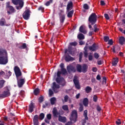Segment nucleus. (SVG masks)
<instances>
[{"mask_svg":"<svg viewBox=\"0 0 125 125\" xmlns=\"http://www.w3.org/2000/svg\"><path fill=\"white\" fill-rule=\"evenodd\" d=\"M39 115H35L33 118V125H39Z\"/></svg>","mask_w":125,"mask_h":125,"instance_id":"2eb2a0df","label":"nucleus"},{"mask_svg":"<svg viewBox=\"0 0 125 125\" xmlns=\"http://www.w3.org/2000/svg\"><path fill=\"white\" fill-rule=\"evenodd\" d=\"M83 53H84V57L86 58L87 57V55H88V53H87V51H84Z\"/></svg>","mask_w":125,"mask_h":125,"instance_id":"69168bd1","label":"nucleus"},{"mask_svg":"<svg viewBox=\"0 0 125 125\" xmlns=\"http://www.w3.org/2000/svg\"><path fill=\"white\" fill-rule=\"evenodd\" d=\"M93 59V57L91 55H89L88 56V60L89 61H92V60Z\"/></svg>","mask_w":125,"mask_h":125,"instance_id":"bf43d9fd","label":"nucleus"},{"mask_svg":"<svg viewBox=\"0 0 125 125\" xmlns=\"http://www.w3.org/2000/svg\"><path fill=\"white\" fill-rule=\"evenodd\" d=\"M46 118H47V120H48L49 121L50 120V119H51V114L49 113V114H47Z\"/></svg>","mask_w":125,"mask_h":125,"instance_id":"864d4df0","label":"nucleus"},{"mask_svg":"<svg viewBox=\"0 0 125 125\" xmlns=\"http://www.w3.org/2000/svg\"><path fill=\"white\" fill-rule=\"evenodd\" d=\"M6 82L4 80H0V88H2L4 86V83H5Z\"/></svg>","mask_w":125,"mask_h":125,"instance_id":"c85d7f7f","label":"nucleus"},{"mask_svg":"<svg viewBox=\"0 0 125 125\" xmlns=\"http://www.w3.org/2000/svg\"><path fill=\"white\" fill-rule=\"evenodd\" d=\"M61 74H62L61 71H58L57 74V78H62V77H61Z\"/></svg>","mask_w":125,"mask_h":125,"instance_id":"3c124183","label":"nucleus"},{"mask_svg":"<svg viewBox=\"0 0 125 125\" xmlns=\"http://www.w3.org/2000/svg\"><path fill=\"white\" fill-rule=\"evenodd\" d=\"M59 17H60V23H61L62 24H63L65 19V15H62L61 14H59Z\"/></svg>","mask_w":125,"mask_h":125,"instance_id":"412c9836","label":"nucleus"},{"mask_svg":"<svg viewBox=\"0 0 125 125\" xmlns=\"http://www.w3.org/2000/svg\"><path fill=\"white\" fill-rule=\"evenodd\" d=\"M39 93H40V89L39 88L35 89V90H34V94H35V95H38Z\"/></svg>","mask_w":125,"mask_h":125,"instance_id":"c9c22d12","label":"nucleus"},{"mask_svg":"<svg viewBox=\"0 0 125 125\" xmlns=\"http://www.w3.org/2000/svg\"><path fill=\"white\" fill-rule=\"evenodd\" d=\"M103 80L102 81L103 84H106V83H107V78H106V77H103Z\"/></svg>","mask_w":125,"mask_h":125,"instance_id":"79ce46f5","label":"nucleus"},{"mask_svg":"<svg viewBox=\"0 0 125 125\" xmlns=\"http://www.w3.org/2000/svg\"><path fill=\"white\" fill-rule=\"evenodd\" d=\"M79 112H83V105L82 104H79Z\"/></svg>","mask_w":125,"mask_h":125,"instance_id":"a19ab883","label":"nucleus"},{"mask_svg":"<svg viewBox=\"0 0 125 125\" xmlns=\"http://www.w3.org/2000/svg\"><path fill=\"white\" fill-rule=\"evenodd\" d=\"M73 6V2L72 1H69L68 2L67 6H66V11L69 12L70 10L72 9Z\"/></svg>","mask_w":125,"mask_h":125,"instance_id":"f8f14e48","label":"nucleus"},{"mask_svg":"<svg viewBox=\"0 0 125 125\" xmlns=\"http://www.w3.org/2000/svg\"><path fill=\"white\" fill-rule=\"evenodd\" d=\"M56 82L59 84H61L62 86H65V84H66V82L63 77H57L56 79Z\"/></svg>","mask_w":125,"mask_h":125,"instance_id":"0eeeda50","label":"nucleus"},{"mask_svg":"<svg viewBox=\"0 0 125 125\" xmlns=\"http://www.w3.org/2000/svg\"><path fill=\"white\" fill-rule=\"evenodd\" d=\"M79 31L81 33H83V34H86L87 33V31L86 30H84L83 28V25H81L79 28Z\"/></svg>","mask_w":125,"mask_h":125,"instance_id":"393cba45","label":"nucleus"},{"mask_svg":"<svg viewBox=\"0 0 125 125\" xmlns=\"http://www.w3.org/2000/svg\"><path fill=\"white\" fill-rule=\"evenodd\" d=\"M113 43V39H110L108 41L107 44H109V45H112Z\"/></svg>","mask_w":125,"mask_h":125,"instance_id":"8fccbe9b","label":"nucleus"},{"mask_svg":"<svg viewBox=\"0 0 125 125\" xmlns=\"http://www.w3.org/2000/svg\"><path fill=\"white\" fill-rule=\"evenodd\" d=\"M92 88L89 86H87L85 88V91L86 93H89L91 92Z\"/></svg>","mask_w":125,"mask_h":125,"instance_id":"a878e982","label":"nucleus"},{"mask_svg":"<svg viewBox=\"0 0 125 125\" xmlns=\"http://www.w3.org/2000/svg\"><path fill=\"white\" fill-rule=\"evenodd\" d=\"M31 10L27 9L22 14V17L24 20H28L31 16Z\"/></svg>","mask_w":125,"mask_h":125,"instance_id":"423d86ee","label":"nucleus"},{"mask_svg":"<svg viewBox=\"0 0 125 125\" xmlns=\"http://www.w3.org/2000/svg\"><path fill=\"white\" fill-rule=\"evenodd\" d=\"M38 10L39 11H42V12H44V7H42V6H40L39 7Z\"/></svg>","mask_w":125,"mask_h":125,"instance_id":"4c0bfd02","label":"nucleus"},{"mask_svg":"<svg viewBox=\"0 0 125 125\" xmlns=\"http://www.w3.org/2000/svg\"><path fill=\"white\" fill-rule=\"evenodd\" d=\"M8 63L7 52L5 49L0 48V64L5 65Z\"/></svg>","mask_w":125,"mask_h":125,"instance_id":"f03ea898","label":"nucleus"},{"mask_svg":"<svg viewBox=\"0 0 125 125\" xmlns=\"http://www.w3.org/2000/svg\"><path fill=\"white\" fill-rule=\"evenodd\" d=\"M52 2H53V0H49L45 3V5H46V6H49L50 4L52 3Z\"/></svg>","mask_w":125,"mask_h":125,"instance_id":"58836bf2","label":"nucleus"},{"mask_svg":"<svg viewBox=\"0 0 125 125\" xmlns=\"http://www.w3.org/2000/svg\"><path fill=\"white\" fill-rule=\"evenodd\" d=\"M76 69L77 70V72H79V73H82V66L81 64H78L76 66Z\"/></svg>","mask_w":125,"mask_h":125,"instance_id":"2f4dec72","label":"nucleus"},{"mask_svg":"<svg viewBox=\"0 0 125 125\" xmlns=\"http://www.w3.org/2000/svg\"><path fill=\"white\" fill-rule=\"evenodd\" d=\"M19 48L20 49H27V48H28V47L27 46V44H26V43H23L22 45L20 46Z\"/></svg>","mask_w":125,"mask_h":125,"instance_id":"bb28decb","label":"nucleus"},{"mask_svg":"<svg viewBox=\"0 0 125 125\" xmlns=\"http://www.w3.org/2000/svg\"><path fill=\"white\" fill-rule=\"evenodd\" d=\"M5 75V72H4L3 71H0V76H2V77H3Z\"/></svg>","mask_w":125,"mask_h":125,"instance_id":"680f3d73","label":"nucleus"},{"mask_svg":"<svg viewBox=\"0 0 125 125\" xmlns=\"http://www.w3.org/2000/svg\"><path fill=\"white\" fill-rule=\"evenodd\" d=\"M5 19L4 18H2L0 21V26H4V24H5Z\"/></svg>","mask_w":125,"mask_h":125,"instance_id":"c756f323","label":"nucleus"},{"mask_svg":"<svg viewBox=\"0 0 125 125\" xmlns=\"http://www.w3.org/2000/svg\"><path fill=\"white\" fill-rule=\"evenodd\" d=\"M11 1L14 5H18L16 6L17 10L22 9L24 6V0H11Z\"/></svg>","mask_w":125,"mask_h":125,"instance_id":"20e7f679","label":"nucleus"},{"mask_svg":"<svg viewBox=\"0 0 125 125\" xmlns=\"http://www.w3.org/2000/svg\"><path fill=\"white\" fill-rule=\"evenodd\" d=\"M67 12V17L68 18H71V17H73V15L74 14V11L73 10L71 11H69Z\"/></svg>","mask_w":125,"mask_h":125,"instance_id":"cd10ccee","label":"nucleus"},{"mask_svg":"<svg viewBox=\"0 0 125 125\" xmlns=\"http://www.w3.org/2000/svg\"><path fill=\"white\" fill-rule=\"evenodd\" d=\"M106 3H105V2L103 0L101 1V5L104 6L105 5Z\"/></svg>","mask_w":125,"mask_h":125,"instance_id":"774afa93","label":"nucleus"},{"mask_svg":"<svg viewBox=\"0 0 125 125\" xmlns=\"http://www.w3.org/2000/svg\"><path fill=\"white\" fill-rule=\"evenodd\" d=\"M96 79L97 81H100V80H101V77H100V75L98 74L96 77Z\"/></svg>","mask_w":125,"mask_h":125,"instance_id":"0e129e2a","label":"nucleus"},{"mask_svg":"<svg viewBox=\"0 0 125 125\" xmlns=\"http://www.w3.org/2000/svg\"><path fill=\"white\" fill-rule=\"evenodd\" d=\"M89 49L91 51H96L97 50V45H96V44L94 43L91 46H90L89 47Z\"/></svg>","mask_w":125,"mask_h":125,"instance_id":"f3484780","label":"nucleus"},{"mask_svg":"<svg viewBox=\"0 0 125 125\" xmlns=\"http://www.w3.org/2000/svg\"><path fill=\"white\" fill-rule=\"evenodd\" d=\"M83 117L85 118V120H88V117H87V110H85L83 114Z\"/></svg>","mask_w":125,"mask_h":125,"instance_id":"72a5a7b5","label":"nucleus"},{"mask_svg":"<svg viewBox=\"0 0 125 125\" xmlns=\"http://www.w3.org/2000/svg\"><path fill=\"white\" fill-rule=\"evenodd\" d=\"M97 21V15L95 13H92L89 17L88 21L91 25H94Z\"/></svg>","mask_w":125,"mask_h":125,"instance_id":"39448f33","label":"nucleus"},{"mask_svg":"<svg viewBox=\"0 0 125 125\" xmlns=\"http://www.w3.org/2000/svg\"><path fill=\"white\" fill-rule=\"evenodd\" d=\"M83 7L84 9H85L86 10L89 9V7L88 6V5L87 4H84Z\"/></svg>","mask_w":125,"mask_h":125,"instance_id":"de8ad7c7","label":"nucleus"},{"mask_svg":"<svg viewBox=\"0 0 125 125\" xmlns=\"http://www.w3.org/2000/svg\"><path fill=\"white\" fill-rule=\"evenodd\" d=\"M72 49L73 47H72V46H69L68 47V48L66 49L64 51L65 54H66V53L68 52L69 54H70L71 55H73V51H72Z\"/></svg>","mask_w":125,"mask_h":125,"instance_id":"a211bd4d","label":"nucleus"},{"mask_svg":"<svg viewBox=\"0 0 125 125\" xmlns=\"http://www.w3.org/2000/svg\"><path fill=\"white\" fill-rule=\"evenodd\" d=\"M98 100V98L97 97V96L95 95H94L93 97V101H94V102H96Z\"/></svg>","mask_w":125,"mask_h":125,"instance_id":"09e8293b","label":"nucleus"},{"mask_svg":"<svg viewBox=\"0 0 125 125\" xmlns=\"http://www.w3.org/2000/svg\"><path fill=\"white\" fill-rule=\"evenodd\" d=\"M9 95H10V93L8 91H5L0 95V97L5 98V97H8Z\"/></svg>","mask_w":125,"mask_h":125,"instance_id":"dca6fc26","label":"nucleus"},{"mask_svg":"<svg viewBox=\"0 0 125 125\" xmlns=\"http://www.w3.org/2000/svg\"><path fill=\"white\" fill-rule=\"evenodd\" d=\"M52 88L55 92V93H58V92H59V88H60V85L57 83H56V82H53V86H52Z\"/></svg>","mask_w":125,"mask_h":125,"instance_id":"6e6552de","label":"nucleus"},{"mask_svg":"<svg viewBox=\"0 0 125 125\" xmlns=\"http://www.w3.org/2000/svg\"><path fill=\"white\" fill-rule=\"evenodd\" d=\"M64 60L66 62H70V61H74V60H75V58L71 57L69 54H67V55H65Z\"/></svg>","mask_w":125,"mask_h":125,"instance_id":"ddd939ff","label":"nucleus"},{"mask_svg":"<svg viewBox=\"0 0 125 125\" xmlns=\"http://www.w3.org/2000/svg\"><path fill=\"white\" fill-rule=\"evenodd\" d=\"M50 103L51 105H54L56 103V98L53 97L50 99Z\"/></svg>","mask_w":125,"mask_h":125,"instance_id":"7c9ffc66","label":"nucleus"},{"mask_svg":"<svg viewBox=\"0 0 125 125\" xmlns=\"http://www.w3.org/2000/svg\"><path fill=\"white\" fill-rule=\"evenodd\" d=\"M69 119L70 121L66 123L65 125H72L73 124H75V123L78 121V112L76 110L74 109L72 110Z\"/></svg>","mask_w":125,"mask_h":125,"instance_id":"7ed1b4c3","label":"nucleus"},{"mask_svg":"<svg viewBox=\"0 0 125 125\" xmlns=\"http://www.w3.org/2000/svg\"><path fill=\"white\" fill-rule=\"evenodd\" d=\"M66 117H63L61 115L59 116V121L61 122V123H66Z\"/></svg>","mask_w":125,"mask_h":125,"instance_id":"5701e85b","label":"nucleus"},{"mask_svg":"<svg viewBox=\"0 0 125 125\" xmlns=\"http://www.w3.org/2000/svg\"><path fill=\"white\" fill-rule=\"evenodd\" d=\"M52 113L54 118H57V117H58V115H59V113L57 111V108L56 107L53 108Z\"/></svg>","mask_w":125,"mask_h":125,"instance_id":"aec40b11","label":"nucleus"},{"mask_svg":"<svg viewBox=\"0 0 125 125\" xmlns=\"http://www.w3.org/2000/svg\"><path fill=\"white\" fill-rule=\"evenodd\" d=\"M87 69H88V66L85 63H84L82 65V72L83 73H86L87 72Z\"/></svg>","mask_w":125,"mask_h":125,"instance_id":"6ab92c4d","label":"nucleus"},{"mask_svg":"<svg viewBox=\"0 0 125 125\" xmlns=\"http://www.w3.org/2000/svg\"><path fill=\"white\" fill-rule=\"evenodd\" d=\"M66 69L69 74H71V73H76V68L73 65H69L67 66Z\"/></svg>","mask_w":125,"mask_h":125,"instance_id":"9d476101","label":"nucleus"},{"mask_svg":"<svg viewBox=\"0 0 125 125\" xmlns=\"http://www.w3.org/2000/svg\"><path fill=\"white\" fill-rule=\"evenodd\" d=\"M119 62V59H115L114 61L112 62V66H116L118 64V62Z\"/></svg>","mask_w":125,"mask_h":125,"instance_id":"f704fd0d","label":"nucleus"},{"mask_svg":"<svg viewBox=\"0 0 125 125\" xmlns=\"http://www.w3.org/2000/svg\"><path fill=\"white\" fill-rule=\"evenodd\" d=\"M53 94H54L53 91H52V90H51V89H49V96L51 97V96H52L53 95Z\"/></svg>","mask_w":125,"mask_h":125,"instance_id":"a18cd8bd","label":"nucleus"},{"mask_svg":"<svg viewBox=\"0 0 125 125\" xmlns=\"http://www.w3.org/2000/svg\"><path fill=\"white\" fill-rule=\"evenodd\" d=\"M83 104L85 107H87L88 106V99L87 98H84Z\"/></svg>","mask_w":125,"mask_h":125,"instance_id":"4be33fe9","label":"nucleus"},{"mask_svg":"<svg viewBox=\"0 0 125 125\" xmlns=\"http://www.w3.org/2000/svg\"><path fill=\"white\" fill-rule=\"evenodd\" d=\"M6 8H9L10 11L12 12V13L15 12V9L13 6L10 5V2L9 1L6 3Z\"/></svg>","mask_w":125,"mask_h":125,"instance_id":"9b49d317","label":"nucleus"},{"mask_svg":"<svg viewBox=\"0 0 125 125\" xmlns=\"http://www.w3.org/2000/svg\"><path fill=\"white\" fill-rule=\"evenodd\" d=\"M78 39L81 41V40H84V35L83 34L80 33L78 35Z\"/></svg>","mask_w":125,"mask_h":125,"instance_id":"473e14b6","label":"nucleus"},{"mask_svg":"<svg viewBox=\"0 0 125 125\" xmlns=\"http://www.w3.org/2000/svg\"><path fill=\"white\" fill-rule=\"evenodd\" d=\"M34 109H35V103L31 102L29 105V113H33L34 112Z\"/></svg>","mask_w":125,"mask_h":125,"instance_id":"4468645a","label":"nucleus"},{"mask_svg":"<svg viewBox=\"0 0 125 125\" xmlns=\"http://www.w3.org/2000/svg\"><path fill=\"white\" fill-rule=\"evenodd\" d=\"M62 108L64 111H68L69 110V108L68 107L67 105H64L62 106Z\"/></svg>","mask_w":125,"mask_h":125,"instance_id":"37998d69","label":"nucleus"},{"mask_svg":"<svg viewBox=\"0 0 125 125\" xmlns=\"http://www.w3.org/2000/svg\"><path fill=\"white\" fill-rule=\"evenodd\" d=\"M94 55L95 59H98V58H99V54H98V53H95Z\"/></svg>","mask_w":125,"mask_h":125,"instance_id":"6e6d98bb","label":"nucleus"},{"mask_svg":"<svg viewBox=\"0 0 125 125\" xmlns=\"http://www.w3.org/2000/svg\"><path fill=\"white\" fill-rule=\"evenodd\" d=\"M91 82H92V83H96V79H95V78L92 77V78H91Z\"/></svg>","mask_w":125,"mask_h":125,"instance_id":"338daca9","label":"nucleus"},{"mask_svg":"<svg viewBox=\"0 0 125 125\" xmlns=\"http://www.w3.org/2000/svg\"><path fill=\"white\" fill-rule=\"evenodd\" d=\"M109 38L108 37V36H104V42H107L109 41Z\"/></svg>","mask_w":125,"mask_h":125,"instance_id":"603ef678","label":"nucleus"},{"mask_svg":"<svg viewBox=\"0 0 125 125\" xmlns=\"http://www.w3.org/2000/svg\"><path fill=\"white\" fill-rule=\"evenodd\" d=\"M73 83L75 84V86L77 89H80L81 88V85H80V81L78 80L77 76H75L73 79Z\"/></svg>","mask_w":125,"mask_h":125,"instance_id":"1a4fd4ad","label":"nucleus"},{"mask_svg":"<svg viewBox=\"0 0 125 125\" xmlns=\"http://www.w3.org/2000/svg\"><path fill=\"white\" fill-rule=\"evenodd\" d=\"M44 119V113H41L39 115V119L41 120V121H42Z\"/></svg>","mask_w":125,"mask_h":125,"instance_id":"e433bc0d","label":"nucleus"},{"mask_svg":"<svg viewBox=\"0 0 125 125\" xmlns=\"http://www.w3.org/2000/svg\"><path fill=\"white\" fill-rule=\"evenodd\" d=\"M104 16L106 20H109L110 19V17L107 14H104Z\"/></svg>","mask_w":125,"mask_h":125,"instance_id":"4d7b16f0","label":"nucleus"},{"mask_svg":"<svg viewBox=\"0 0 125 125\" xmlns=\"http://www.w3.org/2000/svg\"><path fill=\"white\" fill-rule=\"evenodd\" d=\"M39 103H42L43 102V96H41L39 98Z\"/></svg>","mask_w":125,"mask_h":125,"instance_id":"49530a36","label":"nucleus"},{"mask_svg":"<svg viewBox=\"0 0 125 125\" xmlns=\"http://www.w3.org/2000/svg\"><path fill=\"white\" fill-rule=\"evenodd\" d=\"M70 45H71V46H76V45H77L78 44V43L76 42H70L69 43Z\"/></svg>","mask_w":125,"mask_h":125,"instance_id":"c03bdc74","label":"nucleus"},{"mask_svg":"<svg viewBox=\"0 0 125 125\" xmlns=\"http://www.w3.org/2000/svg\"><path fill=\"white\" fill-rule=\"evenodd\" d=\"M14 70L18 82V86L19 87H22L24 85V83H25V79L19 78V77L22 76L21 70H20V68L18 66H15Z\"/></svg>","mask_w":125,"mask_h":125,"instance_id":"f257e3e1","label":"nucleus"},{"mask_svg":"<svg viewBox=\"0 0 125 125\" xmlns=\"http://www.w3.org/2000/svg\"><path fill=\"white\" fill-rule=\"evenodd\" d=\"M64 102H68V99H69V96L68 95H65L64 97Z\"/></svg>","mask_w":125,"mask_h":125,"instance_id":"13d9d810","label":"nucleus"},{"mask_svg":"<svg viewBox=\"0 0 125 125\" xmlns=\"http://www.w3.org/2000/svg\"><path fill=\"white\" fill-rule=\"evenodd\" d=\"M117 48L120 49V47L118 46H113V52L116 53V50L117 49Z\"/></svg>","mask_w":125,"mask_h":125,"instance_id":"052dcab7","label":"nucleus"},{"mask_svg":"<svg viewBox=\"0 0 125 125\" xmlns=\"http://www.w3.org/2000/svg\"><path fill=\"white\" fill-rule=\"evenodd\" d=\"M116 124L117 125H120L122 124V122H121V119H118L117 121H116Z\"/></svg>","mask_w":125,"mask_h":125,"instance_id":"5fc2aeb1","label":"nucleus"},{"mask_svg":"<svg viewBox=\"0 0 125 125\" xmlns=\"http://www.w3.org/2000/svg\"><path fill=\"white\" fill-rule=\"evenodd\" d=\"M98 112H100V111H101V107H100V106L99 105H97V108H96Z\"/></svg>","mask_w":125,"mask_h":125,"instance_id":"e2e57ef3","label":"nucleus"},{"mask_svg":"<svg viewBox=\"0 0 125 125\" xmlns=\"http://www.w3.org/2000/svg\"><path fill=\"white\" fill-rule=\"evenodd\" d=\"M119 41V43L121 44V45H123L124 43H125V37L122 36L120 37Z\"/></svg>","mask_w":125,"mask_h":125,"instance_id":"b1692460","label":"nucleus"},{"mask_svg":"<svg viewBox=\"0 0 125 125\" xmlns=\"http://www.w3.org/2000/svg\"><path fill=\"white\" fill-rule=\"evenodd\" d=\"M61 71V72L62 75H66V74H67V70H66L65 68H62Z\"/></svg>","mask_w":125,"mask_h":125,"instance_id":"ea45409f","label":"nucleus"}]
</instances>
